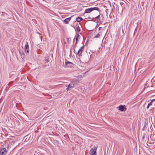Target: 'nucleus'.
I'll return each mask as SVG.
<instances>
[{
    "label": "nucleus",
    "instance_id": "1",
    "mask_svg": "<svg viewBox=\"0 0 155 155\" xmlns=\"http://www.w3.org/2000/svg\"><path fill=\"white\" fill-rule=\"evenodd\" d=\"M97 147L95 146L92 148L90 151V155H96Z\"/></svg>",
    "mask_w": 155,
    "mask_h": 155
},
{
    "label": "nucleus",
    "instance_id": "2",
    "mask_svg": "<svg viewBox=\"0 0 155 155\" xmlns=\"http://www.w3.org/2000/svg\"><path fill=\"white\" fill-rule=\"evenodd\" d=\"M84 46L83 45L80 48L78 52L76 53V55L79 57L82 56V53L84 50Z\"/></svg>",
    "mask_w": 155,
    "mask_h": 155
},
{
    "label": "nucleus",
    "instance_id": "3",
    "mask_svg": "<svg viewBox=\"0 0 155 155\" xmlns=\"http://www.w3.org/2000/svg\"><path fill=\"white\" fill-rule=\"evenodd\" d=\"M117 107L118 110L121 111H124L127 110L125 105H120Z\"/></svg>",
    "mask_w": 155,
    "mask_h": 155
},
{
    "label": "nucleus",
    "instance_id": "4",
    "mask_svg": "<svg viewBox=\"0 0 155 155\" xmlns=\"http://www.w3.org/2000/svg\"><path fill=\"white\" fill-rule=\"evenodd\" d=\"M6 148H3L0 150V155H5L7 153Z\"/></svg>",
    "mask_w": 155,
    "mask_h": 155
},
{
    "label": "nucleus",
    "instance_id": "5",
    "mask_svg": "<svg viewBox=\"0 0 155 155\" xmlns=\"http://www.w3.org/2000/svg\"><path fill=\"white\" fill-rule=\"evenodd\" d=\"M65 64L66 67H71L72 66L73 64L72 63L69 62L67 61L65 63Z\"/></svg>",
    "mask_w": 155,
    "mask_h": 155
},
{
    "label": "nucleus",
    "instance_id": "6",
    "mask_svg": "<svg viewBox=\"0 0 155 155\" xmlns=\"http://www.w3.org/2000/svg\"><path fill=\"white\" fill-rule=\"evenodd\" d=\"M75 27L76 28H75V29L76 32H79L80 31V27L79 26V25L78 23L76 25Z\"/></svg>",
    "mask_w": 155,
    "mask_h": 155
},
{
    "label": "nucleus",
    "instance_id": "7",
    "mask_svg": "<svg viewBox=\"0 0 155 155\" xmlns=\"http://www.w3.org/2000/svg\"><path fill=\"white\" fill-rule=\"evenodd\" d=\"M72 16L70 17H69L65 19L64 21H63L65 24H68L69 21H70L71 20Z\"/></svg>",
    "mask_w": 155,
    "mask_h": 155
},
{
    "label": "nucleus",
    "instance_id": "8",
    "mask_svg": "<svg viewBox=\"0 0 155 155\" xmlns=\"http://www.w3.org/2000/svg\"><path fill=\"white\" fill-rule=\"evenodd\" d=\"M75 37H76V42L74 45L75 46H76V44L77 43V42L78 40V39L80 38V36L79 35V34H77L75 36Z\"/></svg>",
    "mask_w": 155,
    "mask_h": 155
},
{
    "label": "nucleus",
    "instance_id": "9",
    "mask_svg": "<svg viewBox=\"0 0 155 155\" xmlns=\"http://www.w3.org/2000/svg\"><path fill=\"white\" fill-rule=\"evenodd\" d=\"M74 84H73L72 82H71V83L68 85V87L70 88V90H71L74 87Z\"/></svg>",
    "mask_w": 155,
    "mask_h": 155
},
{
    "label": "nucleus",
    "instance_id": "10",
    "mask_svg": "<svg viewBox=\"0 0 155 155\" xmlns=\"http://www.w3.org/2000/svg\"><path fill=\"white\" fill-rule=\"evenodd\" d=\"M19 53L20 54V55L21 56V58L23 59L24 57V53L22 51H19Z\"/></svg>",
    "mask_w": 155,
    "mask_h": 155
},
{
    "label": "nucleus",
    "instance_id": "11",
    "mask_svg": "<svg viewBox=\"0 0 155 155\" xmlns=\"http://www.w3.org/2000/svg\"><path fill=\"white\" fill-rule=\"evenodd\" d=\"M91 8V9L92 11L93 10H96L97 11L99 12L100 13V12L101 11L99 9L98 7H97Z\"/></svg>",
    "mask_w": 155,
    "mask_h": 155
},
{
    "label": "nucleus",
    "instance_id": "12",
    "mask_svg": "<svg viewBox=\"0 0 155 155\" xmlns=\"http://www.w3.org/2000/svg\"><path fill=\"white\" fill-rule=\"evenodd\" d=\"M91 12H92V11H91V8H88L85 9L84 14V13H90Z\"/></svg>",
    "mask_w": 155,
    "mask_h": 155
},
{
    "label": "nucleus",
    "instance_id": "13",
    "mask_svg": "<svg viewBox=\"0 0 155 155\" xmlns=\"http://www.w3.org/2000/svg\"><path fill=\"white\" fill-rule=\"evenodd\" d=\"M83 20V19L81 17H78L76 18V21L78 22H80L81 21H82Z\"/></svg>",
    "mask_w": 155,
    "mask_h": 155
},
{
    "label": "nucleus",
    "instance_id": "14",
    "mask_svg": "<svg viewBox=\"0 0 155 155\" xmlns=\"http://www.w3.org/2000/svg\"><path fill=\"white\" fill-rule=\"evenodd\" d=\"M155 101V99H153L151 100L150 102L148 104V105L149 106L151 105Z\"/></svg>",
    "mask_w": 155,
    "mask_h": 155
},
{
    "label": "nucleus",
    "instance_id": "15",
    "mask_svg": "<svg viewBox=\"0 0 155 155\" xmlns=\"http://www.w3.org/2000/svg\"><path fill=\"white\" fill-rule=\"evenodd\" d=\"M101 33V31H100L94 37V38H99L100 36V34Z\"/></svg>",
    "mask_w": 155,
    "mask_h": 155
},
{
    "label": "nucleus",
    "instance_id": "16",
    "mask_svg": "<svg viewBox=\"0 0 155 155\" xmlns=\"http://www.w3.org/2000/svg\"><path fill=\"white\" fill-rule=\"evenodd\" d=\"M28 48H29V46L28 43L27 42H26L25 46V49H27Z\"/></svg>",
    "mask_w": 155,
    "mask_h": 155
},
{
    "label": "nucleus",
    "instance_id": "17",
    "mask_svg": "<svg viewBox=\"0 0 155 155\" xmlns=\"http://www.w3.org/2000/svg\"><path fill=\"white\" fill-rule=\"evenodd\" d=\"M125 3H126V2L125 1H123V2H120V3L122 6H123V5Z\"/></svg>",
    "mask_w": 155,
    "mask_h": 155
},
{
    "label": "nucleus",
    "instance_id": "18",
    "mask_svg": "<svg viewBox=\"0 0 155 155\" xmlns=\"http://www.w3.org/2000/svg\"><path fill=\"white\" fill-rule=\"evenodd\" d=\"M37 33L39 35L40 39L41 40L42 39V36L41 35L39 32H38Z\"/></svg>",
    "mask_w": 155,
    "mask_h": 155
},
{
    "label": "nucleus",
    "instance_id": "19",
    "mask_svg": "<svg viewBox=\"0 0 155 155\" xmlns=\"http://www.w3.org/2000/svg\"><path fill=\"white\" fill-rule=\"evenodd\" d=\"M28 49L29 48H28L26 50V49H25V51L27 52L26 54L28 53L29 52Z\"/></svg>",
    "mask_w": 155,
    "mask_h": 155
},
{
    "label": "nucleus",
    "instance_id": "20",
    "mask_svg": "<svg viewBox=\"0 0 155 155\" xmlns=\"http://www.w3.org/2000/svg\"><path fill=\"white\" fill-rule=\"evenodd\" d=\"M100 17V15H99L98 16L95 17V18H97L98 19L100 20V19H99Z\"/></svg>",
    "mask_w": 155,
    "mask_h": 155
},
{
    "label": "nucleus",
    "instance_id": "21",
    "mask_svg": "<svg viewBox=\"0 0 155 155\" xmlns=\"http://www.w3.org/2000/svg\"><path fill=\"white\" fill-rule=\"evenodd\" d=\"M66 86L67 87V88H66V90L67 91H68V90H70V88L69 87H68V86L67 87V85H66Z\"/></svg>",
    "mask_w": 155,
    "mask_h": 155
},
{
    "label": "nucleus",
    "instance_id": "22",
    "mask_svg": "<svg viewBox=\"0 0 155 155\" xmlns=\"http://www.w3.org/2000/svg\"><path fill=\"white\" fill-rule=\"evenodd\" d=\"M98 29H99V30H101V29H102V30L103 29V28H102L101 27H99Z\"/></svg>",
    "mask_w": 155,
    "mask_h": 155
},
{
    "label": "nucleus",
    "instance_id": "23",
    "mask_svg": "<svg viewBox=\"0 0 155 155\" xmlns=\"http://www.w3.org/2000/svg\"><path fill=\"white\" fill-rule=\"evenodd\" d=\"M149 106H149L148 105H148H147V109H148L149 108Z\"/></svg>",
    "mask_w": 155,
    "mask_h": 155
},
{
    "label": "nucleus",
    "instance_id": "24",
    "mask_svg": "<svg viewBox=\"0 0 155 155\" xmlns=\"http://www.w3.org/2000/svg\"><path fill=\"white\" fill-rule=\"evenodd\" d=\"M91 4H92V3H90V4H87V5H89V6H90L91 5Z\"/></svg>",
    "mask_w": 155,
    "mask_h": 155
},
{
    "label": "nucleus",
    "instance_id": "25",
    "mask_svg": "<svg viewBox=\"0 0 155 155\" xmlns=\"http://www.w3.org/2000/svg\"><path fill=\"white\" fill-rule=\"evenodd\" d=\"M153 104L155 105V101L153 103Z\"/></svg>",
    "mask_w": 155,
    "mask_h": 155
},
{
    "label": "nucleus",
    "instance_id": "26",
    "mask_svg": "<svg viewBox=\"0 0 155 155\" xmlns=\"http://www.w3.org/2000/svg\"><path fill=\"white\" fill-rule=\"evenodd\" d=\"M74 40H73V42H74Z\"/></svg>",
    "mask_w": 155,
    "mask_h": 155
},
{
    "label": "nucleus",
    "instance_id": "27",
    "mask_svg": "<svg viewBox=\"0 0 155 155\" xmlns=\"http://www.w3.org/2000/svg\"><path fill=\"white\" fill-rule=\"evenodd\" d=\"M145 125H144V127H143V128H144V127H145Z\"/></svg>",
    "mask_w": 155,
    "mask_h": 155
}]
</instances>
